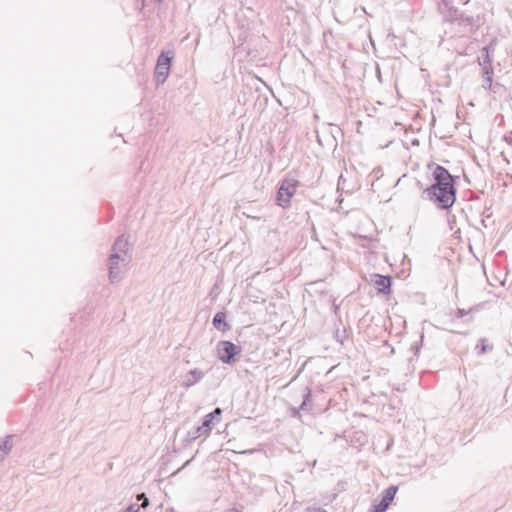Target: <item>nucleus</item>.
Segmentation results:
<instances>
[{"label": "nucleus", "mask_w": 512, "mask_h": 512, "mask_svg": "<svg viewBox=\"0 0 512 512\" xmlns=\"http://www.w3.org/2000/svg\"><path fill=\"white\" fill-rule=\"evenodd\" d=\"M432 176L434 183L423 190L422 198L432 201L440 209L451 208L456 200L454 178L441 165H435Z\"/></svg>", "instance_id": "1"}, {"label": "nucleus", "mask_w": 512, "mask_h": 512, "mask_svg": "<svg viewBox=\"0 0 512 512\" xmlns=\"http://www.w3.org/2000/svg\"><path fill=\"white\" fill-rule=\"evenodd\" d=\"M439 9L446 21L457 23L458 25L468 30H472L473 27L476 26L474 17L465 15L464 13L460 12L456 7L452 5L451 0H441Z\"/></svg>", "instance_id": "2"}, {"label": "nucleus", "mask_w": 512, "mask_h": 512, "mask_svg": "<svg viewBox=\"0 0 512 512\" xmlns=\"http://www.w3.org/2000/svg\"><path fill=\"white\" fill-rule=\"evenodd\" d=\"M174 57L173 51H162L158 56L156 67H155V81L157 85L163 84L171 68V62Z\"/></svg>", "instance_id": "3"}, {"label": "nucleus", "mask_w": 512, "mask_h": 512, "mask_svg": "<svg viewBox=\"0 0 512 512\" xmlns=\"http://www.w3.org/2000/svg\"><path fill=\"white\" fill-rule=\"evenodd\" d=\"M218 358L225 364H230L242 349L230 341H220L216 347Z\"/></svg>", "instance_id": "4"}, {"label": "nucleus", "mask_w": 512, "mask_h": 512, "mask_svg": "<svg viewBox=\"0 0 512 512\" xmlns=\"http://www.w3.org/2000/svg\"><path fill=\"white\" fill-rule=\"evenodd\" d=\"M129 262V257H122L118 254H111L108 259L109 280L111 283L120 280L121 268Z\"/></svg>", "instance_id": "5"}, {"label": "nucleus", "mask_w": 512, "mask_h": 512, "mask_svg": "<svg viewBox=\"0 0 512 512\" xmlns=\"http://www.w3.org/2000/svg\"><path fill=\"white\" fill-rule=\"evenodd\" d=\"M397 490H398L397 486H390L387 489H385L383 491L381 501L379 503L373 505L371 512H386L389 505L393 501V499L397 493Z\"/></svg>", "instance_id": "6"}, {"label": "nucleus", "mask_w": 512, "mask_h": 512, "mask_svg": "<svg viewBox=\"0 0 512 512\" xmlns=\"http://www.w3.org/2000/svg\"><path fill=\"white\" fill-rule=\"evenodd\" d=\"M302 398L298 407H290L292 416L301 417V413H308L312 409L311 391L308 387L304 388Z\"/></svg>", "instance_id": "7"}, {"label": "nucleus", "mask_w": 512, "mask_h": 512, "mask_svg": "<svg viewBox=\"0 0 512 512\" xmlns=\"http://www.w3.org/2000/svg\"><path fill=\"white\" fill-rule=\"evenodd\" d=\"M372 282L378 293L389 294L391 292L392 278L390 276L374 274Z\"/></svg>", "instance_id": "8"}, {"label": "nucleus", "mask_w": 512, "mask_h": 512, "mask_svg": "<svg viewBox=\"0 0 512 512\" xmlns=\"http://www.w3.org/2000/svg\"><path fill=\"white\" fill-rule=\"evenodd\" d=\"M204 375L205 373L199 368L189 370L183 377L182 386L185 388H189L195 385L196 383L200 382L203 379Z\"/></svg>", "instance_id": "9"}, {"label": "nucleus", "mask_w": 512, "mask_h": 512, "mask_svg": "<svg viewBox=\"0 0 512 512\" xmlns=\"http://www.w3.org/2000/svg\"><path fill=\"white\" fill-rule=\"evenodd\" d=\"M221 414L222 410L220 408H216L214 411L204 416L201 425L207 431L208 434L215 426V424L220 421Z\"/></svg>", "instance_id": "10"}, {"label": "nucleus", "mask_w": 512, "mask_h": 512, "mask_svg": "<svg viewBox=\"0 0 512 512\" xmlns=\"http://www.w3.org/2000/svg\"><path fill=\"white\" fill-rule=\"evenodd\" d=\"M128 250H129V243L127 238L124 235H120L115 240L113 246H112V253L111 254H118L122 257H129L128 256Z\"/></svg>", "instance_id": "11"}, {"label": "nucleus", "mask_w": 512, "mask_h": 512, "mask_svg": "<svg viewBox=\"0 0 512 512\" xmlns=\"http://www.w3.org/2000/svg\"><path fill=\"white\" fill-rule=\"evenodd\" d=\"M277 204L282 208L288 207V178L284 177L281 181L277 197Z\"/></svg>", "instance_id": "12"}, {"label": "nucleus", "mask_w": 512, "mask_h": 512, "mask_svg": "<svg viewBox=\"0 0 512 512\" xmlns=\"http://www.w3.org/2000/svg\"><path fill=\"white\" fill-rule=\"evenodd\" d=\"M149 505V500L144 493L137 495V502L130 504L124 512H139L140 508H145Z\"/></svg>", "instance_id": "13"}, {"label": "nucleus", "mask_w": 512, "mask_h": 512, "mask_svg": "<svg viewBox=\"0 0 512 512\" xmlns=\"http://www.w3.org/2000/svg\"><path fill=\"white\" fill-rule=\"evenodd\" d=\"M225 318L226 315L224 312H218L215 314L213 318V325L217 330L224 332L229 329V325L225 321Z\"/></svg>", "instance_id": "14"}, {"label": "nucleus", "mask_w": 512, "mask_h": 512, "mask_svg": "<svg viewBox=\"0 0 512 512\" xmlns=\"http://www.w3.org/2000/svg\"><path fill=\"white\" fill-rule=\"evenodd\" d=\"M12 436L8 435L5 437L2 443H0V462L5 458V456L11 451L12 449Z\"/></svg>", "instance_id": "15"}, {"label": "nucleus", "mask_w": 512, "mask_h": 512, "mask_svg": "<svg viewBox=\"0 0 512 512\" xmlns=\"http://www.w3.org/2000/svg\"><path fill=\"white\" fill-rule=\"evenodd\" d=\"M208 435L207 431L203 428L202 425L195 427L193 430L189 431L187 434V441H194L201 436Z\"/></svg>", "instance_id": "16"}, {"label": "nucleus", "mask_w": 512, "mask_h": 512, "mask_svg": "<svg viewBox=\"0 0 512 512\" xmlns=\"http://www.w3.org/2000/svg\"><path fill=\"white\" fill-rule=\"evenodd\" d=\"M482 74L485 80L484 89H490L492 85L493 69L492 67H482Z\"/></svg>", "instance_id": "17"}, {"label": "nucleus", "mask_w": 512, "mask_h": 512, "mask_svg": "<svg viewBox=\"0 0 512 512\" xmlns=\"http://www.w3.org/2000/svg\"><path fill=\"white\" fill-rule=\"evenodd\" d=\"M479 64L482 67H491V60L489 55L488 47H484L481 51V56L479 57Z\"/></svg>", "instance_id": "18"}, {"label": "nucleus", "mask_w": 512, "mask_h": 512, "mask_svg": "<svg viewBox=\"0 0 512 512\" xmlns=\"http://www.w3.org/2000/svg\"><path fill=\"white\" fill-rule=\"evenodd\" d=\"M478 308H479V305L471 307L469 310L458 309L457 312H456V316H457V318H463L465 315H467V314H469V313H471L473 311L478 310Z\"/></svg>", "instance_id": "19"}, {"label": "nucleus", "mask_w": 512, "mask_h": 512, "mask_svg": "<svg viewBox=\"0 0 512 512\" xmlns=\"http://www.w3.org/2000/svg\"><path fill=\"white\" fill-rule=\"evenodd\" d=\"M479 343L480 345H478L477 347H480V354H484L492 350V346L486 344V340L484 338L480 339Z\"/></svg>", "instance_id": "20"}, {"label": "nucleus", "mask_w": 512, "mask_h": 512, "mask_svg": "<svg viewBox=\"0 0 512 512\" xmlns=\"http://www.w3.org/2000/svg\"><path fill=\"white\" fill-rule=\"evenodd\" d=\"M335 337H336V340L343 344L344 342V338H345V330H343L342 332H340L339 330L336 331L335 333Z\"/></svg>", "instance_id": "21"}, {"label": "nucleus", "mask_w": 512, "mask_h": 512, "mask_svg": "<svg viewBox=\"0 0 512 512\" xmlns=\"http://www.w3.org/2000/svg\"><path fill=\"white\" fill-rule=\"evenodd\" d=\"M305 512H327V511L324 510V509H321V508H311V507H309V508H307L305 510Z\"/></svg>", "instance_id": "22"}, {"label": "nucleus", "mask_w": 512, "mask_h": 512, "mask_svg": "<svg viewBox=\"0 0 512 512\" xmlns=\"http://www.w3.org/2000/svg\"><path fill=\"white\" fill-rule=\"evenodd\" d=\"M299 184H300V182H299L298 180H294V179H291V178H290V183H289L290 188H291V187L295 188V187H297Z\"/></svg>", "instance_id": "23"}, {"label": "nucleus", "mask_w": 512, "mask_h": 512, "mask_svg": "<svg viewBox=\"0 0 512 512\" xmlns=\"http://www.w3.org/2000/svg\"><path fill=\"white\" fill-rule=\"evenodd\" d=\"M344 182V179H343V176L341 175L339 177V181H338V189H340V185Z\"/></svg>", "instance_id": "24"}, {"label": "nucleus", "mask_w": 512, "mask_h": 512, "mask_svg": "<svg viewBox=\"0 0 512 512\" xmlns=\"http://www.w3.org/2000/svg\"><path fill=\"white\" fill-rule=\"evenodd\" d=\"M194 459V457H192L191 459L187 460L184 465L182 466V468L186 467L192 460Z\"/></svg>", "instance_id": "25"}, {"label": "nucleus", "mask_w": 512, "mask_h": 512, "mask_svg": "<svg viewBox=\"0 0 512 512\" xmlns=\"http://www.w3.org/2000/svg\"><path fill=\"white\" fill-rule=\"evenodd\" d=\"M229 512H239L237 509H230Z\"/></svg>", "instance_id": "26"}, {"label": "nucleus", "mask_w": 512, "mask_h": 512, "mask_svg": "<svg viewBox=\"0 0 512 512\" xmlns=\"http://www.w3.org/2000/svg\"><path fill=\"white\" fill-rule=\"evenodd\" d=\"M289 196H290V198L293 196V192L292 191H290Z\"/></svg>", "instance_id": "27"}]
</instances>
